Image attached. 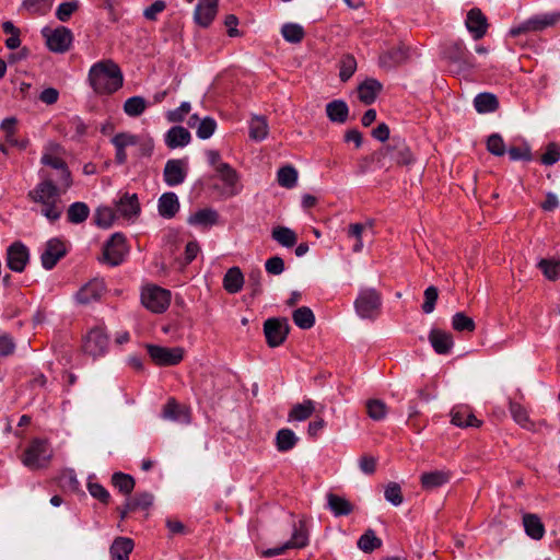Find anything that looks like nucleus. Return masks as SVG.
Wrapping results in <instances>:
<instances>
[{
	"mask_svg": "<svg viewBox=\"0 0 560 560\" xmlns=\"http://www.w3.org/2000/svg\"><path fill=\"white\" fill-rule=\"evenodd\" d=\"M163 417L172 420H183L185 423H190L191 421L190 409L186 406H180L174 398L168 399L164 406Z\"/></svg>",
	"mask_w": 560,
	"mask_h": 560,
	"instance_id": "obj_28",
	"label": "nucleus"
},
{
	"mask_svg": "<svg viewBox=\"0 0 560 560\" xmlns=\"http://www.w3.org/2000/svg\"><path fill=\"white\" fill-rule=\"evenodd\" d=\"M90 214V209L86 203L77 201L69 206L67 211L68 221L73 224L84 222Z\"/></svg>",
	"mask_w": 560,
	"mask_h": 560,
	"instance_id": "obj_45",
	"label": "nucleus"
},
{
	"mask_svg": "<svg viewBox=\"0 0 560 560\" xmlns=\"http://www.w3.org/2000/svg\"><path fill=\"white\" fill-rule=\"evenodd\" d=\"M465 24L476 40L481 39L489 27L487 16L479 8H472L467 12Z\"/></svg>",
	"mask_w": 560,
	"mask_h": 560,
	"instance_id": "obj_15",
	"label": "nucleus"
},
{
	"mask_svg": "<svg viewBox=\"0 0 560 560\" xmlns=\"http://www.w3.org/2000/svg\"><path fill=\"white\" fill-rule=\"evenodd\" d=\"M141 303L153 313H163L171 303V292L158 285H147L141 292Z\"/></svg>",
	"mask_w": 560,
	"mask_h": 560,
	"instance_id": "obj_6",
	"label": "nucleus"
},
{
	"mask_svg": "<svg viewBox=\"0 0 560 560\" xmlns=\"http://www.w3.org/2000/svg\"><path fill=\"white\" fill-rule=\"evenodd\" d=\"M325 112L332 124L343 125L349 119L350 109L343 100H334L327 103Z\"/></svg>",
	"mask_w": 560,
	"mask_h": 560,
	"instance_id": "obj_20",
	"label": "nucleus"
},
{
	"mask_svg": "<svg viewBox=\"0 0 560 560\" xmlns=\"http://www.w3.org/2000/svg\"><path fill=\"white\" fill-rule=\"evenodd\" d=\"M117 212L125 219L138 217L140 213V202L136 194H124L116 202Z\"/></svg>",
	"mask_w": 560,
	"mask_h": 560,
	"instance_id": "obj_21",
	"label": "nucleus"
},
{
	"mask_svg": "<svg viewBox=\"0 0 560 560\" xmlns=\"http://www.w3.org/2000/svg\"><path fill=\"white\" fill-rule=\"evenodd\" d=\"M308 532L304 522H300V527L294 529L291 539L288 541L290 548H303L307 545Z\"/></svg>",
	"mask_w": 560,
	"mask_h": 560,
	"instance_id": "obj_55",
	"label": "nucleus"
},
{
	"mask_svg": "<svg viewBox=\"0 0 560 560\" xmlns=\"http://www.w3.org/2000/svg\"><path fill=\"white\" fill-rule=\"evenodd\" d=\"M116 214L109 207H100L96 209L94 214V222L97 226L107 229L115 221Z\"/></svg>",
	"mask_w": 560,
	"mask_h": 560,
	"instance_id": "obj_53",
	"label": "nucleus"
},
{
	"mask_svg": "<svg viewBox=\"0 0 560 560\" xmlns=\"http://www.w3.org/2000/svg\"><path fill=\"white\" fill-rule=\"evenodd\" d=\"M408 57V48L405 46H397L382 55L381 61L388 67H394L404 63Z\"/></svg>",
	"mask_w": 560,
	"mask_h": 560,
	"instance_id": "obj_40",
	"label": "nucleus"
},
{
	"mask_svg": "<svg viewBox=\"0 0 560 560\" xmlns=\"http://www.w3.org/2000/svg\"><path fill=\"white\" fill-rule=\"evenodd\" d=\"M382 84L372 78L365 79L358 86V97L364 105H371L375 102L377 95L382 91Z\"/></svg>",
	"mask_w": 560,
	"mask_h": 560,
	"instance_id": "obj_22",
	"label": "nucleus"
},
{
	"mask_svg": "<svg viewBox=\"0 0 560 560\" xmlns=\"http://www.w3.org/2000/svg\"><path fill=\"white\" fill-rule=\"evenodd\" d=\"M523 526L526 535L534 540H540L545 535V525L537 514L524 513Z\"/></svg>",
	"mask_w": 560,
	"mask_h": 560,
	"instance_id": "obj_24",
	"label": "nucleus"
},
{
	"mask_svg": "<svg viewBox=\"0 0 560 560\" xmlns=\"http://www.w3.org/2000/svg\"><path fill=\"white\" fill-rule=\"evenodd\" d=\"M541 163L545 165H552L560 160V148L557 143L550 142L547 145L546 152L541 155Z\"/></svg>",
	"mask_w": 560,
	"mask_h": 560,
	"instance_id": "obj_62",
	"label": "nucleus"
},
{
	"mask_svg": "<svg viewBox=\"0 0 560 560\" xmlns=\"http://www.w3.org/2000/svg\"><path fill=\"white\" fill-rule=\"evenodd\" d=\"M316 407L315 402L311 399H305L300 404L292 406L288 415L289 421H305L312 417Z\"/></svg>",
	"mask_w": 560,
	"mask_h": 560,
	"instance_id": "obj_33",
	"label": "nucleus"
},
{
	"mask_svg": "<svg viewBox=\"0 0 560 560\" xmlns=\"http://www.w3.org/2000/svg\"><path fill=\"white\" fill-rule=\"evenodd\" d=\"M128 509L132 512L137 510H147L152 505L153 497L148 492L137 493L135 497L127 500Z\"/></svg>",
	"mask_w": 560,
	"mask_h": 560,
	"instance_id": "obj_54",
	"label": "nucleus"
},
{
	"mask_svg": "<svg viewBox=\"0 0 560 560\" xmlns=\"http://www.w3.org/2000/svg\"><path fill=\"white\" fill-rule=\"evenodd\" d=\"M148 104L142 96H132L124 103V112L129 117H138L147 109Z\"/></svg>",
	"mask_w": 560,
	"mask_h": 560,
	"instance_id": "obj_46",
	"label": "nucleus"
},
{
	"mask_svg": "<svg viewBox=\"0 0 560 560\" xmlns=\"http://www.w3.org/2000/svg\"><path fill=\"white\" fill-rule=\"evenodd\" d=\"M108 346V336L102 328H93L88 334L84 341V350L86 353L96 357L105 352Z\"/></svg>",
	"mask_w": 560,
	"mask_h": 560,
	"instance_id": "obj_16",
	"label": "nucleus"
},
{
	"mask_svg": "<svg viewBox=\"0 0 560 560\" xmlns=\"http://www.w3.org/2000/svg\"><path fill=\"white\" fill-rule=\"evenodd\" d=\"M66 253V245L59 238L49 240L40 256L43 267L47 270L52 269Z\"/></svg>",
	"mask_w": 560,
	"mask_h": 560,
	"instance_id": "obj_14",
	"label": "nucleus"
},
{
	"mask_svg": "<svg viewBox=\"0 0 560 560\" xmlns=\"http://www.w3.org/2000/svg\"><path fill=\"white\" fill-rule=\"evenodd\" d=\"M30 259L27 247L21 242H14L7 249V265L14 272H22Z\"/></svg>",
	"mask_w": 560,
	"mask_h": 560,
	"instance_id": "obj_13",
	"label": "nucleus"
},
{
	"mask_svg": "<svg viewBox=\"0 0 560 560\" xmlns=\"http://www.w3.org/2000/svg\"><path fill=\"white\" fill-rule=\"evenodd\" d=\"M384 495L394 505H400L404 501L401 488L397 482H389L385 488Z\"/></svg>",
	"mask_w": 560,
	"mask_h": 560,
	"instance_id": "obj_57",
	"label": "nucleus"
},
{
	"mask_svg": "<svg viewBox=\"0 0 560 560\" xmlns=\"http://www.w3.org/2000/svg\"><path fill=\"white\" fill-rule=\"evenodd\" d=\"M262 275L259 269L252 270L248 275V288L252 290V296L262 292Z\"/></svg>",
	"mask_w": 560,
	"mask_h": 560,
	"instance_id": "obj_63",
	"label": "nucleus"
},
{
	"mask_svg": "<svg viewBox=\"0 0 560 560\" xmlns=\"http://www.w3.org/2000/svg\"><path fill=\"white\" fill-rule=\"evenodd\" d=\"M133 547L131 538L116 537L109 548L110 560H129Z\"/></svg>",
	"mask_w": 560,
	"mask_h": 560,
	"instance_id": "obj_25",
	"label": "nucleus"
},
{
	"mask_svg": "<svg viewBox=\"0 0 560 560\" xmlns=\"http://www.w3.org/2000/svg\"><path fill=\"white\" fill-rule=\"evenodd\" d=\"M368 416L375 421L385 419L387 415V406L381 399H369L365 402Z\"/></svg>",
	"mask_w": 560,
	"mask_h": 560,
	"instance_id": "obj_49",
	"label": "nucleus"
},
{
	"mask_svg": "<svg viewBox=\"0 0 560 560\" xmlns=\"http://www.w3.org/2000/svg\"><path fill=\"white\" fill-rule=\"evenodd\" d=\"M215 128H217L215 120L211 117H206L198 125L197 136L200 139H208L214 133Z\"/></svg>",
	"mask_w": 560,
	"mask_h": 560,
	"instance_id": "obj_60",
	"label": "nucleus"
},
{
	"mask_svg": "<svg viewBox=\"0 0 560 560\" xmlns=\"http://www.w3.org/2000/svg\"><path fill=\"white\" fill-rule=\"evenodd\" d=\"M382 546V540L376 537L373 529H368L358 540V547L370 553Z\"/></svg>",
	"mask_w": 560,
	"mask_h": 560,
	"instance_id": "obj_48",
	"label": "nucleus"
},
{
	"mask_svg": "<svg viewBox=\"0 0 560 560\" xmlns=\"http://www.w3.org/2000/svg\"><path fill=\"white\" fill-rule=\"evenodd\" d=\"M69 188L61 184L54 183V175L49 172L43 173L42 180L30 190L27 197L35 203L42 205V214L50 222H56L62 214L61 195Z\"/></svg>",
	"mask_w": 560,
	"mask_h": 560,
	"instance_id": "obj_1",
	"label": "nucleus"
},
{
	"mask_svg": "<svg viewBox=\"0 0 560 560\" xmlns=\"http://www.w3.org/2000/svg\"><path fill=\"white\" fill-rule=\"evenodd\" d=\"M451 479V472L444 470H434L423 472L420 477L423 490H432L447 483Z\"/></svg>",
	"mask_w": 560,
	"mask_h": 560,
	"instance_id": "obj_26",
	"label": "nucleus"
},
{
	"mask_svg": "<svg viewBox=\"0 0 560 560\" xmlns=\"http://www.w3.org/2000/svg\"><path fill=\"white\" fill-rule=\"evenodd\" d=\"M127 252L125 236L121 233H115L104 246L102 260L110 266H118Z\"/></svg>",
	"mask_w": 560,
	"mask_h": 560,
	"instance_id": "obj_11",
	"label": "nucleus"
},
{
	"mask_svg": "<svg viewBox=\"0 0 560 560\" xmlns=\"http://www.w3.org/2000/svg\"><path fill=\"white\" fill-rule=\"evenodd\" d=\"M452 327L455 331L472 332L476 329L475 320L463 312L455 313L452 317Z\"/></svg>",
	"mask_w": 560,
	"mask_h": 560,
	"instance_id": "obj_47",
	"label": "nucleus"
},
{
	"mask_svg": "<svg viewBox=\"0 0 560 560\" xmlns=\"http://www.w3.org/2000/svg\"><path fill=\"white\" fill-rule=\"evenodd\" d=\"M271 237L278 244L288 248L293 247L298 242L296 233L293 230L281 225L272 229Z\"/></svg>",
	"mask_w": 560,
	"mask_h": 560,
	"instance_id": "obj_38",
	"label": "nucleus"
},
{
	"mask_svg": "<svg viewBox=\"0 0 560 560\" xmlns=\"http://www.w3.org/2000/svg\"><path fill=\"white\" fill-rule=\"evenodd\" d=\"M339 79L347 82L357 70V60L352 55H343L339 62Z\"/></svg>",
	"mask_w": 560,
	"mask_h": 560,
	"instance_id": "obj_52",
	"label": "nucleus"
},
{
	"mask_svg": "<svg viewBox=\"0 0 560 560\" xmlns=\"http://www.w3.org/2000/svg\"><path fill=\"white\" fill-rule=\"evenodd\" d=\"M42 163L60 173V178L57 179V183L61 184L63 188H70L72 186L73 182L71 172L67 163L61 158L52 153H45L42 156Z\"/></svg>",
	"mask_w": 560,
	"mask_h": 560,
	"instance_id": "obj_17",
	"label": "nucleus"
},
{
	"mask_svg": "<svg viewBox=\"0 0 560 560\" xmlns=\"http://www.w3.org/2000/svg\"><path fill=\"white\" fill-rule=\"evenodd\" d=\"M165 141L171 149L184 147L190 141V132L182 126L172 127L166 133Z\"/></svg>",
	"mask_w": 560,
	"mask_h": 560,
	"instance_id": "obj_35",
	"label": "nucleus"
},
{
	"mask_svg": "<svg viewBox=\"0 0 560 560\" xmlns=\"http://www.w3.org/2000/svg\"><path fill=\"white\" fill-rule=\"evenodd\" d=\"M186 172L183 160H170L164 167V180L170 186H176L185 180Z\"/></svg>",
	"mask_w": 560,
	"mask_h": 560,
	"instance_id": "obj_23",
	"label": "nucleus"
},
{
	"mask_svg": "<svg viewBox=\"0 0 560 560\" xmlns=\"http://www.w3.org/2000/svg\"><path fill=\"white\" fill-rule=\"evenodd\" d=\"M78 9V1L63 2L57 8L56 16L59 21L67 22Z\"/></svg>",
	"mask_w": 560,
	"mask_h": 560,
	"instance_id": "obj_59",
	"label": "nucleus"
},
{
	"mask_svg": "<svg viewBox=\"0 0 560 560\" xmlns=\"http://www.w3.org/2000/svg\"><path fill=\"white\" fill-rule=\"evenodd\" d=\"M444 58L456 66V71H463L465 69H470L474 67V63L469 60L468 52L466 47L462 42H455L450 44L444 50Z\"/></svg>",
	"mask_w": 560,
	"mask_h": 560,
	"instance_id": "obj_12",
	"label": "nucleus"
},
{
	"mask_svg": "<svg viewBox=\"0 0 560 560\" xmlns=\"http://www.w3.org/2000/svg\"><path fill=\"white\" fill-rule=\"evenodd\" d=\"M269 126L266 116L255 115L249 122V138L261 141L267 138Z\"/></svg>",
	"mask_w": 560,
	"mask_h": 560,
	"instance_id": "obj_37",
	"label": "nucleus"
},
{
	"mask_svg": "<svg viewBox=\"0 0 560 560\" xmlns=\"http://www.w3.org/2000/svg\"><path fill=\"white\" fill-rule=\"evenodd\" d=\"M389 158L397 166H408L413 163L415 156L405 139L394 137L392 142L384 145L371 155V159L382 163Z\"/></svg>",
	"mask_w": 560,
	"mask_h": 560,
	"instance_id": "obj_3",
	"label": "nucleus"
},
{
	"mask_svg": "<svg viewBox=\"0 0 560 560\" xmlns=\"http://www.w3.org/2000/svg\"><path fill=\"white\" fill-rule=\"evenodd\" d=\"M452 423L459 428L466 427H475L479 428L481 425V421L478 420L472 412H470L467 408H454L451 411Z\"/></svg>",
	"mask_w": 560,
	"mask_h": 560,
	"instance_id": "obj_31",
	"label": "nucleus"
},
{
	"mask_svg": "<svg viewBox=\"0 0 560 560\" xmlns=\"http://www.w3.org/2000/svg\"><path fill=\"white\" fill-rule=\"evenodd\" d=\"M88 489L90 494L97 499L100 502L107 504L109 502L110 495L108 491L97 482H89Z\"/></svg>",
	"mask_w": 560,
	"mask_h": 560,
	"instance_id": "obj_64",
	"label": "nucleus"
},
{
	"mask_svg": "<svg viewBox=\"0 0 560 560\" xmlns=\"http://www.w3.org/2000/svg\"><path fill=\"white\" fill-rule=\"evenodd\" d=\"M299 439L291 429H281L276 435V446L279 452H288L292 450Z\"/></svg>",
	"mask_w": 560,
	"mask_h": 560,
	"instance_id": "obj_42",
	"label": "nucleus"
},
{
	"mask_svg": "<svg viewBox=\"0 0 560 560\" xmlns=\"http://www.w3.org/2000/svg\"><path fill=\"white\" fill-rule=\"evenodd\" d=\"M112 483L124 495H130L135 489L136 481L132 476L124 472H115L112 476Z\"/></svg>",
	"mask_w": 560,
	"mask_h": 560,
	"instance_id": "obj_44",
	"label": "nucleus"
},
{
	"mask_svg": "<svg viewBox=\"0 0 560 560\" xmlns=\"http://www.w3.org/2000/svg\"><path fill=\"white\" fill-rule=\"evenodd\" d=\"M487 149L491 154L502 156L505 153V144L502 137L498 133L489 136L487 140Z\"/></svg>",
	"mask_w": 560,
	"mask_h": 560,
	"instance_id": "obj_58",
	"label": "nucleus"
},
{
	"mask_svg": "<svg viewBox=\"0 0 560 560\" xmlns=\"http://www.w3.org/2000/svg\"><path fill=\"white\" fill-rule=\"evenodd\" d=\"M104 292V285L100 281H92L82 287L77 293V300L81 304L98 301Z\"/></svg>",
	"mask_w": 560,
	"mask_h": 560,
	"instance_id": "obj_27",
	"label": "nucleus"
},
{
	"mask_svg": "<svg viewBox=\"0 0 560 560\" xmlns=\"http://www.w3.org/2000/svg\"><path fill=\"white\" fill-rule=\"evenodd\" d=\"M439 298V291L435 287L431 285L424 291V303L422 304V311L425 314H430L435 308V303Z\"/></svg>",
	"mask_w": 560,
	"mask_h": 560,
	"instance_id": "obj_61",
	"label": "nucleus"
},
{
	"mask_svg": "<svg viewBox=\"0 0 560 560\" xmlns=\"http://www.w3.org/2000/svg\"><path fill=\"white\" fill-rule=\"evenodd\" d=\"M245 279L238 267L228 269L223 277V288L230 294L240 292L244 285Z\"/></svg>",
	"mask_w": 560,
	"mask_h": 560,
	"instance_id": "obj_29",
	"label": "nucleus"
},
{
	"mask_svg": "<svg viewBox=\"0 0 560 560\" xmlns=\"http://www.w3.org/2000/svg\"><path fill=\"white\" fill-rule=\"evenodd\" d=\"M218 4L219 0H201L194 13L195 22L202 27H208L217 15Z\"/></svg>",
	"mask_w": 560,
	"mask_h": 560,
	"instance_id": "obj_19",
	"label": "nucleus"
},
{
	"mask_svg": "<svg viewBox=\"0 0 560 560\" xmlns=\"http://www.w3.org/2000/svg\"><path fill=\"white\" fill-rule=\"evenodd\" d=\"M474 105L479 114L492 113L499 108V101L494 94L483 92L475 97Z\"/></svg>",
	"mask_w": 560,
	"mask_h": 560,
	"instance_id": "obj_36",
	"label": "nucleus"
},
{
	"mask_svg": "<svg viewBox=\"0 0 560 560\" xmlns=\"http://www.w3.org/2000/svg\"><path fill=\"white\" fill-rule=\"evenodd\" d=\"M179 210L178 198L174 192H165L159 199V213L166 219L175 217Z\"/></svg>",
	"mask_w": 560,
	"mask_h": 560,
	"instance_id": "obj_32",
	"label": "nucleus"
},
{
	"mask_svg": "<svg viewBox=\"0 0 560 560\" xmlns=\"http://www.w3.org/2000/svg\"><path fill=\"white\" fill-rule=\"evenodd\" d=\"M560 21V12L537 15L523 22L521 25L510 30V35L516 37L529 32H541L547 27L555 26Z\"/></svg>",
	"mask_w": 560,
	"mask_h": 560,
	"instance_id": "obj_10",
	"label": "nucleus"
},
{
	"mask_svg": "<svg viewBox=\"0 0 560 560\" xmlns=\"http://www.w3.org/2000/svg\"><path fill=\"white\" fill-rule=\"evenodd\" d=\"M327 503L335 516H347L354 510L349 500L331 492L327 494Z\"/></svg>",
	"mask_w": 560,
	"mask_h": 560,
	"instance_id": "obj_30",
	"label": "nucleus"
},
{
	"mask_svg": "<svg viewBox=\"0 0 560 560\" xmlns=\"http://www.w3.org/2000/svg\"><path fill=\"white\" fill-rule=\"evenodd\" d=\"M149 357L154 364L160 366L177 365L184 359V349L182 347H162L158 345H145Z\"/></svg>",
	"mask_w": 560,
	"mask_h": 560,
	"instance_id": "obj_7",
	"label": "nucleus"
},
{
	"mask_svg": "<svg viewBox=\"0 0 560 560\" xmlns=\"http://www.w3.org/2000/svg\"><path fill=\"white\" fill-rule=\"evenodd\" d=\"M218 212L213 209L206 208L190 215L188 219V223L198 225H214L218 223Z\"/></svg>",
	"mask_w": 560,
	"mask_h": 560,
	"instance_id": "obj_43",
	"label": "nucleus"
},
{
	"mask_svg": "<svg viewBox=\"0 0 560 560\" xmlns=\"http://www.w3.org/2000/svg\"><path fill=\"white\" fill-rule=\"evenodd\" d=\"M42 33L50 51L63 54L70 49L73 36L69 28L65 26H59L55 30L46 27Z\"/></svg>",
	"mask_w": 560,
	"mask_h": 560,
	"instance_id": "obj_9",
	"label": "nucleus"
},
{
	"mask_svg": "<svg viewBox=\"0 0 560 560\" xmlns=\"http://www.w3.org/2000/svg\"><path fill=\"white\" fill-rule=\"evenodd\" d=\"M89 81L97 94H113L124 84L119 66L110 59L95 63L89 72Z\"/></svg>",
	"mask_w": 560,
	"mask_h": 560,
	"instance_id": "obj_2",
	"label": "nucleus"
},
{
	"mask_svg": "<svg viewBox=\"0 0 560 560\" xmlns=\"http://www.w3.org/2000/svg\"><path fill=\"white\" fill-rule=\"evenodd\" d=\"M429 341L438 354H447L454 347L453 335L440 328L430 330Z\"/></svg>",
	"mask_w": 560,
	"mask_h": 560,
	"instance_id": "obj_18",
	"label": "nucleus"
},
{
	"mask_svg": "<svg viewBox=\"0 0 560 560\" xmlns=\"http://www.w3.org/2000/svg\"><path fill=\"white\" fill-rule=\"evenodd\" d=\"M217 173L220 175L221 180L231 188V195H235L237 191L235 186L240 179L236 170H234L228 163H220L215 167Z\"/></svg>",
	"mask_w": 560,
	"mask_h": 560,
	"instance_id": "obj_39",
	"label": "nucleus"
},
{
	"mask_svg": "<svg viewBox=\"0 0 560 560\" xmlns=\"http://www.w3.org/2000/svg\"><path fill=\"white\" fill-rule=\"evenodd\" d=\"M51 458L48 441L45 439H34L25 450L22 463L31 469L46 467Z\"/></svg>",
	"mask_w": 560,
	"mask_h": 560,
	"instance_id": "obj_5",
	"label": "nucleus"
},
{
	"mask_svg": "<svg viewBox=\"0 0 560 560\" xmlns=\"http://www.w3.org/2000/svg\"><path fill=\"white\" fill-rule=\"evenodd\" d=\"M382 306V295L373 288L362 290L354 301V310L361 318L374 319Z\"/></svg>",
	"mask_w": 560,
	"mask_h": 560,
	"instance_id": "obj_4",
	"label": "nucleus"
},
{
	"mask_svg": "<svg viewBox=\"0 0 560 560\" xmlns=\"http://www.w3.org/2000/svg\"><path fill=\"white\" fill-rule=\"evenodd\" d=\"M292 319L294 324L301 329H310L315 324V315L307 306H302L293 311Z\"/></svg>",
	"mask_w": 560,
	"mask_h": 560,
	"instance_id": "obj_41",
	"label": "nucleus"
},
{
	"mask_svg": "<svg viewBox=\"0 0 560 560\" xmlns=\"http://www.w3.org/2000/svg\"><path fill=\"white\" fill-rule=\"evenodd\" d=\"M289 332L290 326L285 317H272L264 323V334L270 348L281 346L287 340Z\"/></svg>",
	"mask_w": 560,
	"mask_h": 560,
	"instance_id": "obj_8",
	"label": "nucleus"
},
{
	"mask_svg": "<svg viewBox=\"0 0 560 560\" xmlns=\"http://www.w3.org/2000/svg\"><path fill=\"white\" fill-rule=\"evenodd\" d=\"M284 39L292 44H299L303 40L305 32L303 27L295 23H287L281 28Z\"/></svg>",
	"mask_w": 560,
	"mask_h": 560,
	"instance_id": "obj_50",
	"label": "nucleus"
},
{
	"mask_svg": "<svg viewBox=\"0 0 560 560\" xmlns=\"http://www.w3.org/2000/svg\"><path fill=\"white\" fill-rule=\"evenodd\" d=\"M277 179L280 186L284 188H292L298 180V172L291 165H285L278 171Z\"/></svg>",
	"mask_w": 560,
	"mask_h": 560,
	"instance_id": "obj_51",
	"label": "nucleus"
},
{
	"mask_svg": "<svg viewBox=\"0 0 560 560\" xmlns=\"http://www.w3.org/2000/svg\"><path fill=\"white\" fill-rule=\"evenodd\" d=\"M510 412L514 419V421L520 424L523 429L535 432L536 427L535 423L529 419L528 411L524 406L516 401H510L509 404Z\"/></svg>",
	"mask_w": 560,
	"mask_h": 560,
	"instance_id": "obj_34",
	"label": "nucleus"
},
{
	"mask_svg": "<svg viewBox=\"0 0 560 560\" xmlns=\"http://www.w3.org/2000/svg\"><path fill=\"white\" fill-rule=\"evenodd\" d=\"M538 267L541 269L544 276L550 280L556 281L560 278V262L548 259H541L538 262Z\"/></svg>",
	"mask_w": 560,
	"mask_h": 560,
	"instance_id": "obj_56",
	"label": "nucleus"
}]
</instances>
